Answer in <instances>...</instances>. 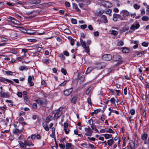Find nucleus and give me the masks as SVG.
Wrapping results in <instances>:
<instances>
[{"label":"nucleus","mask_w":149,"mask_h":149,"mask_svg":"<svg viewBox=\"0 0 149 149\" xmlns=\"http://www.w3.org/2000/svg\"><path fill=\"white\" fill-rule=\"evenodd\" d=\"M113 59L111 61V62L113 64L114 66H118L122 63L121 57L119 55L116 54L113 55Z\"/></svg>","instance_id":"obj_1"},{"label":"nucleus","mask_w":149,"mask_h":149,"mask_svg":"<svg viewBox=\"0 0 149 149\" xmlns=\"http://www.w3.org/2000/svg\"><path fill=\"white\" fill-rule=\"evenodd\" d=\"M19 144L20 146L23 148H25L26 146L30 147L34 146L33 144L31 142H28V140H24V143L22 142H19Z\"/></svg>","instance_id":"obj_2"},{"label":"nucleus","mask_w":149,"mask_h":149,"mask_svg":"<svg viewBox=\"0 0 149 149\" xmlns=\"http://www.w3.org/2000/svg\"><path fill=\"white\" fill-rule=\"evenodd\" d=\"M85 131V134L87 136H91L93 133V131L92 129L89 126L87 127H85L84 128Z\"/></svg>","instance_id":"obj_3"},{"label":"nucleus","mask_w":149,"mask_h":149,"mask_svg":"<svg viewBox=\"0 0 149 149\" xmlns=\"http://www.w3.org/2000/svg\"><path fill=\"white\" fill-rule=\"evenodd\" d=\"M54 113H55V115L54 117L57 120L61 116L62 113L61 111L60 110V108H59L57 110L55 111H54Z\"/></svg>","instance_id":"obj_4"},{"label":"nucleus","mask_w":149,"mask_h":149,"mask_svg":"<svg viewBox=\"0 0 149 149\" xmlns=\"http://www.w3.org/2000/svg\"><path fill=\"white\" fill-rule=\"evenodd\" d=\"M113 20L115 22L117 21V19L119 18L121 20H124L123 17L121 16L120 14H118L116 13H114L113 15Z\"/></svg>","instance_id":"obj_5"},{"label":"nucleus","mask_w":149,"mask_h":149,"mask_svg":"<svg viewBox=\"0 0 149 149\" xmlns=\"http://www.w3.org/2000/svg\"><path fill=\"white\" fill-rule=\"evenodd\" d=\"M0 96L1 97L8 98L10 97V93L8 92H0Z\"/></svg>","instance_id":"obj_6"},{"label":"nucleus","mask_w":149,"mask_h":149,"mask_svg":"<svg viewBox=\"0 0 149 149\" xmlns=\"http://www.w3.org/2000/svg\"><path fill=\"white\" fill-rule=\"evenodd\" d=\"M102 59L106 61H109L112 58V56L110 54H104L102 57Z\"/></svg>","instance_id":"obj_7"},{"label":"nucleus","mask_w":149,"mask_h":149,"mask_svg":"<svg viewBox=\"0 0 149 149\" xmlns=\"http://www.w3.org/2000/svg\"><path fill=\"white\" fill-rule=\"evenodd\" d=\"M23 130L24 128L23 127H22L21 128H19V129L16 128L13 130V132L15 134H19L23 132Z\"/></svg>","instance_id":"obj_8"},{"label":"nucleus","mask_w":149,"mask_h":149,"mask_svg":"<svg viewBox=\"0 0 149 149\" xmlns=\"http://www.w3.org/2000/svg\"><path fill=\"white\" fill-rule=\"evenodd\" d=\"M140 26V24L139 23H137L136 24H134L131 26L130 27V29L134 31L136 29H137L139 28Z\"/></svg>","instance_id":"obj_9"},{"label":"nucleus","mask_w":149,"mask_h":149,"mask_svg":"<svg viewBox=\"0 0 149 149\" xmlns=\"http://www.w3.org/2000/svg\"><path fill=\"white\" fill-rule=\"evenodd\" d=\"M120 13L122 14L123 17H125L130 16L129 12L125 10H122Z\"/></svg>","instance_id":"obj_10"},{"label":"nucleus","mask_w":149,"mask_h":149,"mask_svg":"<svg viewBox=\"0 0 149 149\" xmlns=\"http://www.w3.org/2000/svg\"><path fill=\"white\" fill-rule=\"evenodd\" d=\"M106 65V64L103 62L99 63L97 66V68L99 69H103L104 68Z\"/></svg>","instance_id":"obj_11"},{"label":"nucleus","mask_w":149,"mask_h":149,"mask_svg":"<svg viewBox=\"0 0 149 149\" xmlns=\"http://www.w3.org/2000/svg\"><path fill=\"white\" fill-rule=\"evenodd\" d=\"M72 92V88H71L68 89H66L64 92V95L66 96L69 95Z\"/></svg>","instance_id":"obj_12"},{"label":"nucleus","mask_w":149,"mask_h":149,"mask_svg":"<svg viewBox=\"0 0 149 149\" xmlns=\"http://www.w3.org/2000/svg\"><path fill=\"white\" fill-rule=\"evenodd\" d=\"M65 146L66 149H74V146L71 143L66 142Z\"/></svg>","instance_id":"obj_13"},{"label":"nucleus","mask_w":149,"mask_h":149,"mask_svg":"<svg viewBox=\"0 0 149 149\" xmlns=\"http://www.w3.org/2000/svg\"><path fill=\"white\" fill-rule=\"evenodd\" d=\"M130 147L131 149H134L137 147V145L133 141H131L130 142Z\"/></svg>","instance_id":"obj_14"},{"label":"nucleus","mask_w":149,"mask_h":149,"mask_svg":"<svg viewBox=\"0 0 149 149\" xmlns=\"http://www.w3.org/2000/svg\"><path fill=\"white\" fill-rule=\"evenodd\" d=\"M146 50L142 51L141 52H140L139 51H137L136 52V54L137 56H142L145 53H146Z\"/></svg>","instance_id":"obj_15"},{"label":"nucleus","mask_w":149,"mask_h":149,"mask_svg":"<svg viewBox=\"0 0 149 149\" xmlns=\"http://www.w3.org/2000/svg\"><path fill=\"white\" fill-rule=\"evenodd\" d=\"M70 43L72 46H73L74 44V40L71 37L69 36L68 38Z\"/></svg>","instance_id":"obj_16"},{"label":"nucleus","mask_w":149,"mask_h":149,"mask_svg":"<svg viewBox=\"0 0 149 149\" xmlns=\"http://www.w3.org/2000/svg\"><path fill=\"white\" fill-rule=\"evenodd\" d=\"M121 49L123 52L125 53H128L130 51V49L127 47H123Z\"/></svg>","instance_id":"obj_17"},{"label":"nucleus","mask_w":149,"mask_h":149,"mask_svg":"<svg viewBox=\"0 0 149 149\" xmlns=\"http://www.w3.org/2000/svg\"><path fill=\"white\" fill-rule=\"evenodd\" d=\"M148 137V134L146 133H144L143 134H141V139L144 141H145Z\"/></svg>","instance_id":"obj_18"},{"label":"nucleus","mask_w":149,"mask_h":149,"mask_svg":"<svg viewBox=\"0 0 149 149\" xmlns=\"http://www.w3.org/2000/svg\"><path fill=\"white\" fill-rule=\"evenodd\" d=\"M101 18L102 20H104V22L105 23H107V19L106 16L104 15H103L102 16Z\"/></svg>","instance_id":"obj_19"},{"label":"nucleus","mask_w":149,"mask_h":149,"mask_svg":"<svg viewBox=\"0 0 149 149\" xmlns=\"http://www.w3.org/2000/svg\"><path fill=\"white\" fill-rule=\"evenodd\" d=\"M15 3H14V5L20 4L22 5H24L26 3V2H22L20 1L17 0L15 1Z\"/></svg>","instance_id":"obj_20"},{"label":"nucleus","mask_w":149,"mask_h":149,"mask_svg":"<svg viewBox=\"0 0 149 149\" xmlns=\"http://www.w3.org/2000/svg\"><path fill=\"white\" fill-rule=\"evenodd\" d=\"M78 99V97L77 96H74L73 97L71 100L72 103L73 104H74L76 103V101Z\"/></svg>","instance_id":"obj_21"},{"label":"nucleus","mask_w":149,"mask_h":149,"mask_svg":"<svg viewBox=\"0 0 149 149\" xmlns=\"http://www.w3.org/2000/svg\"><path fill=\"white\" fill-rule=\"evenodd\" d=\"M106 4L105 7L110 8L112 6L111 3L109 1H106Z\"/></svg>","instance_id":"obj_22"},{"label":"nucleus","mask_w":149,"mask_h":149,"mask_svg":"<svg viewBox=\"0 0 149 149\" xmlns=\"http://www.w3.org/2000/svg\"><path fill=\"white\" fill-rule=\"evenodd\" d=\"M51 61L49 59H43L42 60V62L43 63L48 64Z\"/></svg>","instance_id":"obj_23"},{"label":"nucleus","mask_w":149,"mask_h":149,"mask_svg":"<svg viewBox=\"0 0 149 149\" xmlns=\"http://www.w3.org/2000/svg\"><path fill=\"white\" fill-rule=\"evenodd\" d=\"M52 120V116H49L46 118L45 122L47 123H48L49 121Z\"/></svg>","instance_id":"obj_24"},{"label":"nucleus","mask_w":149,"mask_h":149,"mask_svg":"<svg viewBox=\"0 0 149 149\" xmlns=\"http://www.w3.org/2000/svg\"><path fill=\"white\" fill-rule=\"evenodd\" d=\"M113 138H112L111 139L107 141V143L109 146H111L113 143Z\"/></svg>","instance_id":"obj_25"},{"label":"nucleus","mask_w":149,"mask_h":149,"mask_svg":"<svg viewBox=\"0 0 149 149\" xmlns=\"http://www.w3.org/2000/svg\"><path fill=\"white\" fill-rule=\"evenodd\" d=\"M93 88L91 87H90L88 88L86 91V94H88L90 92L93 91Z\"/></svg>","instance_id":"obj_26"},{"label":"nucleus","mask_w":149,"mask_h":149,"mask_svg":"<svg viewBox=\"0 0 149 149\" xmlns=\"http://www.w3.org/2000/svg\"><path fill=\"white\" fill-rule=\"evenodd\" d=\"M80 40L81 45L82 47H86L85 42L83 41V39L81 38H80Z\"/></svg>","instance_id":"obj_27"},{"label":"nucleus","mask_w":149,"mask_h":149,"mask_svg":"<svg viewBox=\"0 0 149 149\" xmlns=\"http://www.w3.org/2000/svg\"><path fill=\"white\" fill-rule=\"evenodd\" d=\"M93 68L92 67H88L86 71V73L87 74L91 72L92 71V70H93Z\"/></svg>","instance_id":"obj_28"},{"label":"nucleus","mask_w":149,"mask_h":149,"mask_svg":"<svg viewBox=\"0 0 149 149\" xmlns=\"http://www.w3.org/2000/svg\"><path fill=\"white\" fill-rule=\"evenodd\" d=\"M43 126L45 129L47 131H48L49 130L48 125H47L46 124H44L43 123Z\"/></svg>","instance_id":"obj_29"},{"label":"nucleus","mask_w":149,"mask_h":149,"mask_svg":"<svg viewBox=\"0 0 149 149\" xmlns=\"http://www.w3.org/2000/svg\"><path fill=\"white\" fill-rule=\"evenodd\" d=\"M84 52H86L88 53L89 54V47H84Z\"/></svg>","instance_id":"obj_30"},{"label":"nucleus","mask_w":149,"mask_h":149,"mask_svg":"<svg viewBox=\"0 0 149 149\" xmlns=\"http://www.w3.org/2000/svg\"><path fill=\"white\" fill-rule=\"evenodd\" d=\"M81 1L86 3L87 5L90 4L91 3V1L90 0H81Z\"/></svg>","instance_id":"obj_31"},{"label":"nucleus","mask_w":149,"mask_h":149,"mask_svg":"<svg viewBox=\"0 0 149 149\" xmlns=\"http://www.w3.org/2000/svg\"><path fill=\"white\" fill-rule=\"evenodd\" d=\"M40 2V1H37L36 0H32L31 1V3L32 4H39Z\"/></svg>","instance_id":"obj_32"},{"label":"nucleus","mask_w":149,"mask_h":149,"mask_svg":"<svg viewBox=\"0 0 149 149\" xmlns=\"http://www.w3.org/2000/svg\"><path fill=\"white\" fill-rule=\"evenodd\" d=\"M142 20L143 21H148L149 20V18L147 16H143L142 18Z\"/></svg>","instance_id":"obj_33"},{"label":"nucleus","mask_w":149,"mask_h":149,"mask_svg":"<svg viewBox=\"0 0 149 149\" xmlns=\"http://www.w3.org/2000/svg\"><path fill=\"white\" fill-rule=\"evenodd\" d=\"M26 69V70H27L28 68H26L25 66H21L19 68V70L21 71H23Z\"/></svg>","instance_id":"obj_34"},{"label":"nucleus","mask_w":149,"mask_h":149,"mask_svg":"<svg viewBox=\"0 0 149 149\" xmlns=\"http://www.w3.org/2000/svg\"><path fill=\"white\" fill-rule=\"evenodd\" d=\"M84 75H82L80 77L79 80H80L81 83H82L84 81Z\"/></svg>","instance_id":"obj_35"},{"label":"nucleus","mask_w":149,"mask_h":149,"mask_svg":"<svg viewBox=\"0 0 149 149\" xmlns=\"http://www.w3.org/2000/svg\"><path fill=\"white\" fill-rule=\"evenodd\" d=\"M123 41L122 40H120L117 43V45L118 46H122L123 45Z\"/></svg>","instance_id":"obj_36"},{"label":"nucleus","mask_w":149,"mask_h":149,"mask_svg":"<svg viewBox=\"0 0 149 149\" xmlns=\"http://www.w3.org/2000/svg\"><path fill=\"white\" fill-rule=\"evenodd\" d=\"M111 33L114 35L116 36L118 34V32L116 31L113 30L111 31Z\"/></svg>","instance_id":"obj_37"},{"label":"nucleus","mask_w":149,"mask_h":149,"mask_svg":"<svg viewBox=\"0 0 149 149\" xmlns=\"http://www.w3.org/2000/svg\"><path fill=\"white\" fill-rule=\"evenodd\" d=\"M63 126H64V130H67V128L68 127V124L66 123H65L63 124Z\"/></svg>","instance_id":"obj_38"},{"label":"nucleus","mask_w":149,"mask_h":149,"mask_svg":"<svg viewBox=\"0 0 149 149\" xmlns=\"http://www.w3.org/2000/svg\"><path fill=\"white\" fill-rule=\"evenodd\" d=\"M106 1H101V5L105 7L106 3Z\"/></svg>","instance_id":"obj_39"},{"label":"nucleus","mask_w":149,"mask_h":149,"mask_svg":"<svg viewBox=\"0 0 149 149\" xmlns=\"http://www.w3.org/2000/svg\"><path fill=\"white\" fill-rule=\"evenodd\" d=\"M61 72L64 75H66L67 74V71L66 70L64 69V68H62L61 70Z\"/></svg>","instance_id":"obj_40"},{"label":"nucleus","mask_w":149,"mask_h":149,"mask_svg":"<svg viewBox=\"0 0 149 149\" xmlns=\"http://www.w3.org/2000/svg\"><path fill=\"white\" fill-rule=\"evenodd\" d=\"M74 134L76 135H77L79 137H81V134H78V130L77 129L75 130H74Z\"/></svg>","instance_id":"obj_41"},{"label":"nucleus","mask_w":149,"mask_h":149,"mask_svg":"<svg viewBox=\"0 0 149 149\" xmlns=\"http://www.w3.org/2000/svg\"><path fill=\"white\" fill-rule=\"evenodd\" d=\"M141 45L143 47H148V43L147 42H143L142 43Z\"/></svg>","instance_id":"obj_42"},{"label":"nucleus","mask_w":149,"mask_h":149,"mask_svg":"<svg viewBox=\"0 0 149 149\" xmlns=\"http://www.w3.org/2000/svg\"><path fill=\"white\" fill-rule=\"evenodd\" d=\"M102 135L104 136L106 139L109 138V134H102Z\"/></svg>","instance_id":"obj_43"},{"label":"nucleus","mask_w":149,"mask_h":149,"mask_svg":"<svg viewBox=\"0 0 149 149\" xmlns=\"http://www.w3.org/2000/svg\"><path fill=\"white\" fill-rule=\"evenodd\" d=\"M58 56L61 59L63 60H64L65 59V57L62 54H60Z\"/></svg>","instance_id":"obj_44"},{"label":"nucleus","mask_w":149,"mask_h":149,"mask_svg":"<svg viewBox=\"0 0 149 149\" xmlns=\"http://www.w3.org/2000/svg\"><path fill=\"white\" fill-rule=\"evenodd\" d=\"M134 7L136 9H138L140 8V6L136 4H135L134 5Z\"/></svg>","instance_id":"obj_45"},{"label":"nucleus","mask_w":149,"mask_h":149,"mask_svg":"<svg viewBox=\"0 0 149 149\" xmlns=\"http://www.w3.org/2000/svg\"><path fill=\"white\" fill-rule=\"evenodd\" d=\"M5 72L7 74H8V75H13V72H12V71H6Z\"/></svg>","instance_id":"obj_46"},{"label":"nucleus","mask_w":149,"mask_h":149,"mask_svg":"<svg viewBox=\"0 0 149 149\" xmlns=\"http://www.w3.org/2000/svg\"><path fill=\"white\" fill-rule=\"evenodd\" d=\"M110 101L111 103L113 104L115 103L116 100L114 97H112Z\"/></svg>","instance_id":"obj_47"},{"label":"nucleus","mask_w":149,"mask_h":149,"mask_svg":"<svg viewBox=\"0 0 149 149\" xmlns=\"http://www.w3.org/2000/svg\"><path fill=\"white\" fill-rule=\"evenodd\" d=\"M63 54L66 56H69V53L67 51H64L63 52Z\"/></svg>","instance_id":"obj_48"},{"label":"nucleus","mask_w":149,"mask_h":149,"mask_svg":"<svg viewBox=\"0 0 149 149\" xmlns=\"http://www.w3.org/2000/svg\"><path fill=\"white\" fill-rule=\"evenodd\" d=\"M72 23L74 24H77V21L76 19H71Z\"/></svg>","instance_id":"obj_49"},{"label":"nucleus","mask_w":149,"mask_h":149,"mask_svg":"<svg viewBox=\"0 0 149 149\" xmlns=\"http://www.w3.org/2000/svg\"><path fill=\"white\" fill-rule=\"evenodd\" d=\"M33 108L34 109H36L37 108V105L36 103H34L33 104V105H32Z\"/></svg>","instance_id":"obj_50"},{"label":"nucleus","mask_w":149,"mask_h":149,"mask_svg":"<svg viewBox=\"0 0 149 149\" xmlns=\"http://www.w3.org/2000/svg\"><path fill=\"white\" fill-rule=\"evenodd\" d=\"M42 105L43 107H45L47 105V102L46 101H42Z\"/></svg>","instance_id":"obj_51"},{"label":"nucleus","mask_w":149,"mask_h":149,"mask_svg":"<svg viewBox=\"0 0 149 149\" xmlns=\"http://www.w3.org/2000/svg\"><path fill=\"white\" fill-rule=\"evenodd\" d=\"M133 43L134 44H135L133 47H138L139 41H134Z\"/></svg>","instance_id":"obj_52"},{"label":"nucleus","mask_w":149,"mask_h":149,"mask_svg":"<svg viewBox=\"0 0 149 149\" xmlns=\"http://www.w3.org/2000/svg\"><path fill=\"white\" fill-rule=\"evenodd\" d=\"M106 13L107 14H110L111 13V10L109 9H108L106 11Z\"/></svg>","instance_id":"obj_53"},{"label":"nucleus","mask_w":149,"mask_h":149,"mask_svg":"<svg viewBox=\"0 0 149 149\" xmlns=\"http://www.w3.org/2000/svg\"><path fill=\"white\" fill-rule=\"evenodd\" d=\"M32 30H28L26 32V33L27 34H30V35H33V33L31 32L30 31Z\"/></svg>","instance_id":"obj_54"},{"label":"nucleus","mask_w":149,"mask_h":149,"mask_svg":"<svg viewBox=\"0 0 149 149\" xmlns=\"http://www.w3.org/2000/svg\"><path fill=\"white\" fill-rule=\"evenodd\" d=\"M17 95L19 97H22V93L20 92H18L17 93Z\"/></svg>","instance_id":"obj_55"},{"label":"nucleus","mask_w":149,"mask_h":149,"mask_svg":"<svg viewBox=\"0 0 149 149\" xmlns=\"http://www.w3.org/2000/svg\"><path fill=\"white\" fill-rule=\"evenodd\" d=\"M56 39L58 41L60 42L61 43H62V40L59 37H57Z\"/></svg>","instance_id":"obj_56"},{"label":"nucleus","mask_w":149,"mask_h":149,"mask_svg":"<svg viewBox=\"0 0 149 149\" xmlns=\"http://www.w3.org/2000/svg\"><path fill=\"white\" fill-rule=\"evenodd\" d=\"M33 78V77H32L31 76H29L28 77V82H29L31 81V80L32 79V78Z\"/></svg>","instance_id":"obj_57"},{"label":"nucleus","mask_w":149,"mask_h":149,"mask_svg":"<svg viewBox=\"0 0 149 149\" xmlns=\"http://www.w3.org/2000/svg\"><path fill=\"white\" fill-rule=\"evenodd\" d=\"M15 18L13 17H11L10 19V21L12 23H13V24L14 23H15Z\"/></svg>","instance_id":"obj_58"},{"label":"nucleus","mask_w":149,"mask_h":149,"mask_svg":"<svg viewBox=\"0 0 149 149\" xmlns=\"http://www.w3.org/2000/svg\"><path fill=\"white\" fill-rule=\"evenodd\" d=\"M5 81H6L8 82L9 83H10L13 84L14 83V82L12 81L11 80H9V79H5Z\"/></svg>","instance_id":"obj_59"},{"label":"nucleus","mask_w":149,"mask_h":149,"mask_svg":"<svg viewBox=\"0 0 149 149\" xmlns=\"http://www.w3.org/2000/svg\"><path fill=\"white\" fill-rule=\"evenodd\" d=\"M130 113L132 115H133L134 114L135 111L134 109H132L130 110Z\"/></svg>","instance_id":"obj_60"},{"label":"nucleus","mask_w":149,"mask_h":149,"mask_svg":"<svg viewBox=\"0 0 149 149\" xmlns=\"http://www.w3.org/2000/svg\"><path fill=\"white\" fill-rule=\"evenodd\" d=\"M24 120V119L22 117H20L18 119V121L20 123L21 122H23Z\"/></svg>","instance_id":"obj_61"},{"label":"nucleus","mask_w":149,"mask_h":149,"mask_svg":"<svg viewBox=\"0 0 149 149\" xmlns=\"http://www.w3.org/2000/svg\"><path fill=\"white\" fill-rule=\"evenodd\" d=\"M59 146L60 148L63 149H64L65 148V146L64 144L59 143Z\"/></svg>","instance_id":"obj_62"},{"label":"nucleus","mask_w":149,"mask_h":149,"mask_svg":"<svg viewBox=\"0 0 149 149\" xmlns=\"http://www.w3.org/2000/svg\"><path fill=\"white\" fill-rule=\"evenodd\" d=\"M99 33L98 31H96V32H94L93 33V34L95 36V37H97L99 36Z\"/></svg>","instance_id":"obj_63"},{"label":"nucleus","mask_w":149,"mask_h":149,"mask_svg":"<svg viewBox=\"0 0 149 149\" xmlns=\"http://www.w3.org/2000/svg\"><path fill=\"white\" fill-rule=\"evenodd\" d=\"M87 26L86 24H84L82 25H81L80 26V27L82 29H84L86 28Z\"/></svg>","instance_id":"obj_64"}]
</instances>
